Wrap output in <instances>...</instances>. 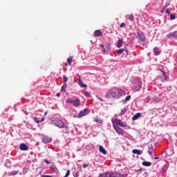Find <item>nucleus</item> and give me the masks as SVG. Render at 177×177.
<instances>
[{
    "mask_svg": "<svg viewBox=\"0 0 177 177\" xmlns=\"http://www.w3.org/2000/svg\"><path fill=\"white\" fill-rule=\"evenodd\" d=\"M121 96H125V92L121 88L114 87L106 93V99H120Z\"/></svg>",
    "mask_w": 177,
    "mask_h": 177,
    "instance_id": "f257e3e1",
    "label": "nucleus"
},
{
    "mask_svg": "<svg viewBox=\"0 0 177 177\" xmlns=\"http://www.w3.org/2000/svg\"><path fill=\"white\" fill-rule=\"evenodd\" d=\"M111 122L113 128L115 131L116 133H118V135H124V130L121 128H125L127 125H125L121 120L117 118L112 119ZM120 127H121V128Z\"/></svg>",
    "mask_w": 177,
    "mask_h": 177,
    "instance_id": "f03ea898",
    "label": "nucleus"
},
{
    "mask_svg": "<svg viewBox=\"0 0 177 177\" xmlns=\"http://www.w3.org/2000/svg\"><path fill=\"white\" fill-rule=\"evenodd\" d=\"M52 124L55 125V127H58V128H60L61 129H63V128H65V129H68V126H67V124H64V122L57 118L52 120Z\"/></svg>",
    "mask_w": 177,
    "mask_h": 177,
    "instance_id": "7ed1b4c3",
    "label": "nucleus"
},
{
    "mask_svg": "<svg viewBox=\"0 0 177 177\" xmlns=\"http://www.w3.org/2000/svg\"><path fill=\"white\" fill-rule=\"evenodd\" d=\"M137 39L141 45L146 44V36L143 34V32L140 31L137 32Z\"/></svg>",
    "mask_w": 177,
    "mask_h": 177,
    "instance_id": "20e7f679",
    "label": "nucleus"
},
{
    "mask_svg": "<svg viewBox=\"0 0 177 177\" xmlns=\"http://www.w3.org/2000/svg\"><path fill=\"white\" fill-rule=\"evenodd\" d=\"M89 114V110L88 109H84L82 111H80L78 115L77 118H82V117H84V115H88Z\"/></svg>",
    "mask_w": 177,
    "mask_h": 177,
    "instance_id": "39448f33",
    "label": "nucleus"
},
{
    "mask_svg": "<svg viewBox=\"0 0 177 177\" xmlns=\"http://www.w3.org/2000/svg\"><path fill=\"white\" fill-rule=\"evenodd\" d=\"M42 142H43V143H45L46 145H47V143H50V142H52V138L44 136L42 138Z\"/></svg>",
    "mask_w": 177,
    "mask_h": 177,
    "instance_id": "423d86ee",
    "label": "nucleus"
},
{
    "mask_svg": "<svg viewBox=\"0 0 177 177\" xmlns=\"http://www.w3.org/2000/svg\"><path fill=\"white\" fill-rule=\"evenodd\" d=\"M75 107H78L81 105V100L80 99H76L73 100L72 104Z\"/></svg>",
    "mask_w": 177,
    "mask_h": 177,
    "instance_id": "0eeeda50",
    "label": "nucleus"
},
{
    "mask_svg": "<svg viewBox=\"0 0 177 177\" xmlns=\"http://www.w3.org/2000/svg\"><path fill=\"white\" fill-rule=\"evenodd\" d=\"M19 149L20 150H21L22 151H26V150L28 149V147H27V145L24 143H21L19 146Z\"/></svg>",
    "mask_w": 177,
    "mask_h": 177,
    "instance_id": "6e6552de",
    "label": "nucleus"
},
{
    "mask_svg": "<svg viewBox=\"0 0 177 177\" xmlns=\"http://www.w3.org/2000/svg\"><path fill=\"white\" fill-rule=\"evenodd\" d=\"M133 154H137L138 156H141L142 154L143 151L139 149H133L132 150Z\"/></svg>",
    "mask_w": 177,
    "mask_h": 177,
    "instance_id": "1a4fd4ad",
    "label": "nucleus"
},
{
    "mask_svg": "<svg viewBox=\"0 0 177 177\" xmlns=\"http://www.w3.org/2000/svg\"><path fill=\"white\" fill-rule=\"evenodd\" d=\"M140 117H142V113H138L136 115H134L132 118V120L133 121H136V120H138V118H140Z\"/></svg>",
    "mask_w": 177,
    "mask_h": 177,
    "instance_id": "9d476101",
    "label": "nucleus"
},
{
    "mask_svg": "<svg viewBox=\"0 0 177 177\" xmlns=\"http://www.w3.org/2000/svg\"><path fill=\"white\" fill-rule=\"evenodd\" d=\"M153 53L155 56H158V55L161 53V51H160V48H158V47H156L153 48Z\"/></svg>",
    "mask_w": 177,
    "mask_h": 177,
    "instance_id": "9b49d317",
    "label": "nucleus"
},
{
    "mask_svg": "<svg viewBox=\"0 0 177 177\" xmlns=\"http://www.w3.org/2000/svg\"><path fill=\"white\" fill-rule=\"evenodd\" d=\"M140 88H142V83L140 82H138L135 86V91H139V89H140Z\"/></svg>",
    "mask_w": 177,
    "mask_h": 177,
    "instance_id": "f8f14e48",
    "label": "nucleus"
},
{
    "mask_svg": "<svg viewBox=\"0 0 177 177\" xmlns=\"http://www.w3.org/2000/svg\"><path fill=\"white\" fill-rule=\"evenodd\" d=\"M168 38H177V32L167 35Z\"/></svg>",
    "mask_w": 177,
    "mask_h": 177,
    "instance_id": "ddd939ff",
    "label": "nucleus"
},
{
    "mask_svg": "<svg viewBox=\"0 0 177 177\" xmlns=\"http://www.w3.org/2000/svg\"><path fill=\"white\" fill-rule=\"evenodd\" d=\"M124 52H127V53H128V50L127 48H121V49L117 50L118 55H121Z\"/></svg>",
    "mask_w": 177,
    "mask_h": 177,
    "instance_id": "4468645a",
    "label": "nucleus"
},
{
    "mask_svg": "<svg viewBox=\"0 0 177 177\" xmlns=\"http://www.w3.org/2000/svg\"><path fill=\"white\" fill-rule=\"evenodd\" d=\"M99 150L100 153H102V154H107V151L103 147V146L100 145L99 147Z\"/></svg>",
    "mask_w": 177,
    "mask_h": 177,
    "instance_id": "2eb2a0df",
    "label": "nucleus"
},
{
    "mask_svg": "<svg viewBox=\"0 0 177 177\" xmlns=\"http://www.w3.org/2000/svg\"><path fill=\"white\" fill-rule=\"evenodd\" d=\"M102 32L100 31V30H95L94 32V35L95 37H100V35H102Z\"/></svg>",
    "mask_w": 177,
    "mask_h": 177,
    "instance_id": "dca6fc26",
    "label": "nucleus"
},
{
    "mask_svg": "<svg viewBox=\"0 0 177 177\" xmlns=\"http://www.w3.org/2000/svg\"><path fill=\"white\" fill-rule=\"evenodd\" d=\"M79 85L81 86V88H86V84H84V82L79 79Z\"/></svg>",
    "mask_w": 177,
    "mask_h": 177,
    "instance_id": "f3484780",
    "label": "nucleus"
},
{
    "mask_svg": "<svg viewBox=\"0 0 177 177\" xmlns=\"http://www.w3.org/2000/svg\"><path fill=\"white\" fill-rule=\"evenodd\" d=\"M142 164L144 167H151V162L147 161L142 162Z\"/></svg>",
    "mask_w": 177,
    "mask_h": 177,
    "instance_id": "a211bd4d",
    "label": "nucleus"
},
{
    "mask_svg": "<svg viewBox=\"0 0 177 177\" xmlns=\"http://www.w3.org/2000/svg\"><path fill=\"white\" fill-rule=\"evenodd\" d=\"M122 44H124V41L119 39L117 44L118 48H121V46H122Z\"/></svg>",
    "mask_w": 177,
    "mask_h": 177,
    "instance_id": "6ab92c4d",
    "label": "nucleus"
},
{
    "mask_svg": "<svg viewBox=\"0 0 177 177\" xmlns=\"http://www.w3.org/2000/svg\"><path fill=\"white\" fill-rule=\"evenodd\" d=\"M95 122H97L98 124H103V120L102 119H99L97 118H95L94 119Z\"/></svg>",
    "mask_w": 177,
    "mask_h": 177,
    "instance_id": "aec40b11",
    "label": "nucleus"
},
{
    "mask_svg": "<svg viewBox=\"0 0 177 177\" xmlns=\"http://www.w3.org/2000/svg\"><path fill=\"white\" fill-rule=\"evenodd\" d=\"M66 88H67V84L64 83V85L62 86L61 91L62 92H66Z\"/></svg>",
    "mask_w": 177,
    "mask_h": 177,
    "instance_id": "412c9836",
    "label": "nucleus"
},
{
    "mask_svg": "<svg viewBox=\"0 0 177 177\" xmlns=\"http://www.w3.org/2000/svg\"><path fill=\"white\" fill-rule=\"evenodd\" d=\"M126 17L130 20V21H133V15H127Z\"/></svg>",
    "mask_w": 177,
    "mask_h": 177,
    "instance_id": "4be33fe9",
    "label": "nucleus"
},
{
    "mask_svg": "<svg viewBox=\"0 0 177 177\" xmlns=\"http://www.w3.org/2000/svg\"><path fill=\"white\" fill-rule=\"evenodd\" d=\"M17 174H19V170H15V171H11L10 175L15 176V175H17Z\"/></svg>",
    "mask_w": 177,
    "mask_h": 177,
    "instance_id": "5701e85b",
    "label": "nucleus"
},
{
    "mask_svg": "<svg viewBox=\"0 0 177 177\" xmlns=\"http://www.w3.org/2000/svg\"><path fill=\"white\" fill-rule=\"evenodd\" d=\"M67 81H68V77H67V76H66V75H63V82H64V84H66V82H67Z\"/></svg>",
    "mask_w": 177,
    "mask_h": 177,
    "instance_id": "b1692460",
    "label": "nucleus"
},
{
    "mask_svg": "<svg viewBox=\"0 0 177 177\" xmlns=\"http://www.w3.org/2000/svg\"><path fill=\"white\" fill-rule=\"evenodd\" d=\"M50 169H52L54 172H59V170H57V167H50Z\"/></svg>",
    "mask_w": 177,
    "mask_h": 177,
    "instance_id": "393cba45",
    "label": "nucleus"
},
{
    "mask_svg": "<svg viewBox=\"0 0 177 177\" xmlns=\"http://www.w3.org/2000/svg\"><path fill=\"white\" fill-rule=\"evenodd\" d=\"M73 62V57H69L68 59H67V63L68 64H70L71 63H72Z\"/></svg>",
    "mask_w": 177,
    "mask_h": 177,
    "instance_id": "a878e982",
    "label": "nucleus"
},
{
    "mask_svg": "<svg viewBox=\"0 0 177 177\" xmlns=\"http://www.w3.org/2000/svg\"><path fill=\"white\" fill-rule=\"evenodd\" d=\"M167 6H163L161 10H160V13H164V12H165V9H167Z\"/></svg>",
    "mask_w": 177,
    "mask_h": 177,
    "instance_id": "bb28decb",
    "label": "nucleus"
},
{
    "mask_svg": "<svg viewBox=\"0 0 177 177\" xmlns=\"http://www.w3.org/2000/svg\"><path fill=\"white\" fill-rule=\"evenodd\" d=\"M167 169H168V165H165L162 169L163 172H167Z\"/></svg>",
    "mask_w": 177,
    "mask_h": 177,
    "instance_id": "cd10ccee",
    "label": "nucleus"
},
{
    "mask_svg": "<svg viewBox=\"0 0 177 177\" xmlns=\"http://www.w3.org/2000/svg\"><path fill=\"white\" fill-rule=\"evenodd\" d=\"M73 101L71 98H68L66 100V103H71L73 104Z\"/></svg>",
    "mask_w": 177,
    "mask_h": 177,
    "instance_id": "c85d7f7f",
    "label": "nucleus"
},
{
    "mask_svg": "<svg viewBox=\"0 0 177 177\" xmlns=\"http://www.w3.org/2000/svg\"><path fill=\"white\" fill-rule=\"evenodd\" d=\"M170 19L171 20H175V19H176V17L174 14H170Z\"/></svg>",
    "mask_w": 177,
    "mask_h": 177,
    "instance_id": "c756f323",
    "label": "nucleus"
},
{
    "mask_svg": "<svg viewBox=\"0 0 177 177\" xmlns=\"http://www.w3.org/2000/svg\"><path fill=\"white\" fill-rule=\"evenodd\" d=\"M148 153L150 156H151V154H153V147H151L149 149Z\"/></svg>",
    "mask_w": 177,
    "mask_h": 177,
    "instance_id": "7c9ffc66",
    "label": "nucleus"
},
{
    "mask_svg": "<svg viewBox=\"0 0 177 177\" xmlns=\"http://www.w3.org/2000/svg\"><path fill=\"white\" fill-rule=\"evenodd\" d=\"M129 100H131V95H127L125 97V102H129Z\"/></svg>",
    "mask_w": 177,
    "mask_h": 177,
    "instance_id": "2f4dec72",
    "label": "nucleus"
},
{
    "mask_svg": "<svg viewBox=\"0 0 177 177\" xmlns=\"http://www.w3.org/2000/svg\"><path fill=\"white\" fill-rule=\"evenodd\" d=\"M162 75L164 80H167V75L165 74V72L162 71Z\"/></svg>",
    "mask_w": 177,
    "mask_h": 177,
    "instance_id": "473e14b6",
    "label": "nucleus"
},
{
    "mask_svg": "<svg viewBox=\"0 0 177 177\" xmlns=\"http://www.w3.org/2000/svg\"><path fill=\"white\" fill-rule=\"evenodd\" d=\"M84 95L86 97H89V96H91V94H89L88 92H84Z\"/></svg>",
    "mask_w": 177,
    "mask_h": 177,
    "instance_id": "72a5a7b5",
    "label": "nucleus"
},
{
    "mask_svg": "<svg viewBox=\"0 0 177 177\" xmlns=\"http://www.w3.org/2000/svg\"><path fill=\"white\" fill-rule=\"evenodd\" d=\"M126 111H127L126 109H122V111H121V113H120L121 115H124V114H125V112H126Z\"/></svg>",
    "mask_w": 177,
    "mask_h": 177,
    "instance_id": "f704fd0d",
    "label": "nucleus"
},
{
    "mask_svg": "<svg viewBox=\"0 0 177 177\" xmlns=\"http://www.w3.org/2000/svg\"><path fill=\"white\" fill-rule=\"evenodd\" d=\"M43 120L44 119H42L41 121H37V118H35V121H36L37 124H39V122H42Z\"/></svg>",
    "mask_w": 177,
    "mask_h": 177,
    "instance_id": "c9c22d12",
    "label": "nucleus"
},
{
    "mask_svg": "<svg viewBox=\"0 0 177 177\" xmlns=\"http://www.w3.org/2000/svg\"><path fill=\"white\" fill-rule=\"evenodd\" d=\"M80 176V172L77 171L74 176V177H79Z\"/></svg>",
    "mask_w": 177,
    "mask_h": 177,
    "instance_id": "e433bc0d",
    "label": "nucleus"
},
{
    "mask_svg": "<svg viewBox=\"0 0 177 177\" xmlns=\"http://www.w3.org/2000/svg\"><path fill=\"white\" fill-rule=\"evenodd\" d=\"M125 26H126L125 23H122V24H120L121 28H122V27H125Z\"/></svg>",
    "mask_w": 177,
    "mask_h": 177,
    "instance_id": "4c0bfd02",
    "label": "nucleus"
},
{
    "mask_svg": "<svg viewBox=\"0 0 177 177\" xmlns=\"http://www.w3.org/2000/svg\"><path fill=\"white\" fill-rule=\"evenodd\" d=\"M166 13H167V15H171V11L167 9Z\"/></svg>",
    "mask_w": 177,
    "mask_h": 177,
    "instance_id": "58836bf2",
    "label": "nucleus"
},
{
    "mask_svg": "<svg viewBox=\"0 0 177 177\" xmlns=\"http://www.w3.org/2000/svg\"><path fill=\"white\" fill-rule=\"evenodd\" d=\"M98 100H100V102H103V98L100 97H97Z\"/></svg>",
    "mask_w": 177,
    "mask_h": 177,
    "instance_id": "ea45409f",
    "label": "nucleus"
},
{
    "mask_svg": "<svg viewBox=\"0 0 177 177\" xmlns=\"http://www.w3.org/2000/svg\"><path fill=\"white\" fill-rule=\"evenodd\" d=\"M44 162H46V164H50V162H49V160H44Z\"/></svg>",
    "mask_w": 177,
    "mask_h": 177,
    "instance_id": "a19ab883",
    "label": "nucleus"
},
{
    "mask_svg": "<svg viewBox=\"0 0 177 177\" xmlns=\"http://www.w3.org/2000/svg\"><path fill=\"white\" fill-rule=\"evenodd\" d=\"M102 52H103V53H106V48H102Z\"/></svg>",
    "mask_w": 177,
    "mask_h": 177,
    "instance_id": "79ce46f5",
    "label": "nucleus"
},
{
    "mask_svg": "<svg viewBox=\"0 0 177 177\" xmlns=\"http://www.w3.org/2000/svg\"><path fill=\"white\" fill-rule=\"evenodd\" d=\"M88 167V164L83 165V168H86Z\"/></svg>",
    "mask_w": 177,
    "mask_h": 177,
    "instance_id": "37998d69",
    "label": "nucleus"
},
{
    "mask_svg": "<svg viewBox=\"0 0 177 177\" xmlns=\"http://www.w3.org/2000/svg\"><path fill=\"white\" fill-rule=\"evenodd\" d=\"M100 48H104V44H100Z\"/></svg>",
    "mask_w": 177,
    "mask_h": 177,
    "instance_id": "c03bdc74",
    "label": "nucleus"
},
{
    "mask_svg": "<svg viewBox=\"0 0 177 177\" xmlns=\"http://www.w3.org/2000/svg\"><path fill=\"white\" fill-rule=\"evenodd\" d=\"M158 158H160L159 157H155L153 158V160H158Z\"/></svg>",
    "mask_w": 177,
    "mask_h": 177,
    "instance_id": "a18cd8bd",
    "label": "nucleus"
},
{
    "mask_svg": "<svg viewBox=\"0 0 177 177\" xmlns=\"http://www.w3.org/2000/svg\"><path fill=\"white\" fill-rule=\"evenodd\" d=\"M43 177H51L50 176L43 175Z\"/></svg>",
    "mask_w": 177,
    "mask_h": 177,
    "instance_id": "49530a36",
    "label": "nucleus"
},
{
    "mask_svg": "<svg viewBox=\"0 0 177 177\" xmlns=\"http://www.w3.org/2000/svg\"><path fill=\"white\" fill-rule=\"evenodd\" d=\"M142 171V168H140V169L138 170V171Z\"/></svg>",
    "mask_w": 177,
    "mask_h": 177,
    "instance_id": "de8ad7c7",
    "label": "nucleus"
},
{
    "mask_svg": "<svg viewBox=\"0 0 177 177\" xmlns=\"http://www.w3.org/2000/svg\"><path fill=\"white\" fill-rule=\"evenodd\" d=\"M57 96H60V94H57Z\"/></svg>",
    "mask_w": 177,
    "mask_h": 177,
    "instance_id": "09e8293b",
    "label": "nucleus"
},
{
    "mask_svg": "<svg viewBox=\"0 0 177 177\" xmlns=\"http://www.w3.org/2000/svg\"><path fill=\"white\" fill-rule=\"evenodd\" d=\"M45 115H46V112L45 113Z\"/></svg>",
    "mask_w": 177,
    "mask_h": 177,
    "instance_id": "8fccbe9b",
    "label": "nucleus"
}]
</instances>
